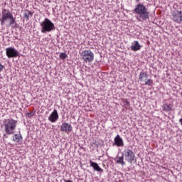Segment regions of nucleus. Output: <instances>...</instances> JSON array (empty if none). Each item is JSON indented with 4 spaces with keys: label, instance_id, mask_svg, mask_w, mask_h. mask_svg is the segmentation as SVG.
I'll return each instance as SVG.
<instances>
[{
    "label": "nucleus",
    "instance_id": "nucleus-3",
    "mask_svg": "<svg viewBox=\"0 0 182 182\" xmlns=\"http://www.w3.org/2000/svg\"><path fill=\"white\" fill-rule=\"evenodd\" d=\"M4 130L6 134H14L15 130L16 129V124H18V121L14 119H4Z\"/></svg>",
    "mask_w": 182,
    "mask_h": 182
},
{
    "label": "nucleus",
    "instance_id": "nucleus-18",
    "mask_svg": "<svg viewBox=\"0 0 182 182\" xmlns=\"http://www.w3.org/2000/svg\"><path fill=\"white\" fill-rule=\"evenodd\" d=\"M117 163L118 164H121L122 166H124L126 163H124V157L119 156L117 159Z\"/></svg>",
    "mask_w": 182,
    "mask_h": 182
},
{
    "label": "nucleus",
    "instance_id": "nucleus-2",
    "mask_svg": "<svg viewBox=\"0 0 182 182\" xmlns=\"http://www.w3.org/2000/svg\"><path fill=\"white\" fill-rule=\"evenodd\" d=\"M9 21V24H6V22ZM1 25H6L7 28H9L11 25L15 23V18L14 17V14L9 9H2L1 11V17L0 18Z\"/></svg>",
    "mask_w": 182,
    "mask_h": 182
},
{
    "label": "nucleus",
    "instance_id": "nucleus-14",
    "mask_svg": "<svg viewBox=\"0 0 182 182\" xmlns=\"http://www.w3.org/2000/svg\"><path fill=\"white\" fill-rule=\"evenodd\" d=\"M141 48V46H140V43H139V41H135L132 43L131 46V50H132L134 52H137V50H140Z\"/></svg>",
    "mask_w": 182,
    "mask_h": 182
},
{
    "label": "nucleus",
    "instance_id": "nucleus-7",
    "mask_svg": "<svg viewBox=\"0 0 182 182\" xmlns=\"http://www.w3.org/2000/svg\"><path fill=\"white\" fill-rule=\"evenodd\" d=\"M171 19L176 23L182 22V11L181 10H173L171 12Z\"/></svg>",
    "mask_w": 182,
    "mask_h": 182
},
{
    "label": "nucleus",
    "instance_id": "nucleus-11",
    "mask_svg": "<svg viewBox=\"0 0 182 182\" xmlns=\"http://www.w3.org/2000/svg\"><path fill=\"white\" fill-rule=\"evenodd\" d=\"M114 141L117 147H123V146H124V143L123 142L122 137H120V135H117L114 137Z\"/></svg>",
    "mask_w": 182,
    "mask_h": 182
},
{
    "label": "nucleus",
    "instance_id": "nucleus-20",
    "mask_svg": "<svg viewBox=\"0 0 182 182\" xmlns=\"http://www.w3.org/2000/svg\"><path fill=\"white\" fill-rule=\"evenodd\" d=\"M60 59H66V58H68V55H66V53H62L60 55Z\"/></svg>",
    "mask_w": 182,
    "mask_h": 182
},
{
    "label": "nucleus",
    "instance_id": "nucleus-8",
    "mask_svg": "<svg viewBox=\"0 0 182 182\" xmlns=\"http://www.w3.org/2000/svg\"><path fill=\"white\" fill-rule=\"evenodd\" d=\"M6 55L7 58H18L19 56V51H18L15 48L9 47L6 48Z\"/></svg>",
    "mask_w": 182,
    "mask_h": 182
},
{
    "label": "nucleus",
    "instance_id": "nucleus-15",
    "mask_svg": "<svg viewBox=\"0 0 182 182\" xmlns=\"http://www.w3.org/2000/svg\"><path fill=\"white\" fill-rule=\"evenodd\" d=\"M148 78L149 74L147 73V72L142 71L140 73L139 76L140 82H144V81L147 80Z\"/></svg>",
    "mask_w": 182,
    "mask_h": 182
},
{
    "label": "nucleus",
    "instance_id": "nucleus-16",
    "mask_svg": "<svg viewBox=\"0 0 182 182\" xmlns=\"http://www.w3.org/2000/svg\"><path fill=\"white\" fill-rule=\"evenodd\" d=\"M90 164L91 167H92L94 168V170H95V171H99L101 173H103V169H102V168H100V166H99V164H97V163L90 161Z\"/></svg>",
    "mask_w": 182,
    "mask_h": 182
},
{
    "label": "nucleus",
    "instance_id": "nucleus-10",
    "mask_svg": "<svg viewBox=\"0 0 182 182\" xmlns=\"http://www.w3.org/2000/svg\"><path fill=\"white\" fill-rule=\"evenodd\" d=\"M59 119V114H58V110L54 109L53 112L50 114L48 117V120L51 122V123H55V122H58Z\"/></svg>",
    "mask_w": 182,
    "mask_h": 182
},
{
    "label": "nucleus",
    "instance_id": "nucleus-21",
    "mask_svg": "<svg viewBox=\"0 0 182 182\" xmlns=\"http://www.w3.org/2000/svg\"><path fill=\"white\" fill-rule=\"evenodd\" d=\"M123 102L124 103V106H129L130 105V101L127 100V99L124 100Z\"/></svg>",
    "mask_w": 182,
    "mask_h": 182
},
{
    "label": "nucleus",
    "instance_id": "nucleus-5",
    "mask_svg": "<svg viewBox=\"0 0 182 182\" xmlns=\"http://www.w3.org/2000/svg\"><path fill=\"white\" fill-rule=\"evenodd\" d=\"M80 56L84 62L90 63L95 60V53L90 50H85L80 53Z\"/></svg>",
    "mask_w": 182,
    "mask_h": 182
},
{
    "label": "nucleus",
    "instance_id": "nucleus-23",
    "mask_svg": "<svg viewBox=\"0 0 182 182\" xmlns=\"http://www.w3.org/2000/svg\"><path fill=\"white\" fill-rule=\"evenodd\" d=\"M4 69V65H2L1 63H0V72H2V70Z\"/></svg>",
    "mask_w": 182,
    "mask_h": 182
},
{
    "label": "nucleus",
    "instance_id": "nucleus-22",
    "mask_svg": "<svg viewBox=\"0 0 182 182\" xmlns=\"http://www.w3.org/2000/svg\"><path fill=\"white\" fill-rule=\"evenodd\" d=\"M27 117H32L33 116V114L32 112H28L26 114Z\"/></svg>",
    "mask_w": 182,
    "mask_h": 182
},
{
    "label": "nucleus",
    "instance_id": "nucleus-6",
    "mask_svg": "<svg viewBox=\"0 0 182 182\" xmlns=\"http://www.w3.org/2000/svg\"><path fill=\"white\" fill-rule=\"evenodd\" d=\"M122 155L124 156L125 160L128 163H130V164H132V163H133L136 159V154H134V152L130 149H124Z\"/></svg>",
    "mask_w": 182,
    "mask_h": 182
},
{
    "label": "nucleus",
    "instance_id": "nucleus-9",
    "mask_svg": "<svg viewBox=\"0 0 182 182\" xmlns=\"http://www.w3.org/2000/svg\"><path fill=\"white\" fill-rule=\"evenodd\" d=\"M72 130V125L70 124H68V122L63 123L60 127V131L65 132V133H67L68 134H69Z\"/></svg>",
    "mask_w": 182,
    "mask_h": 182
},
{
    "label": "nucleus",
    "instance_id": "nucleus-12",
    "mask_svg": "<svg viewBox=\"0 0 182 182\" xmlns=\"http://www.w3.org/2000/svg\"><path fill=\"white\" fill-rule=\"evenodd\" d=\"M173 107H174L173 104L164 103L162 105L164 112H173Z\"/></svg>",
    "mask_w": 182,
    "mask_h": 182
},
{
    "label": "nucleus",
    "instance_id": "nucleus-19",
    "mask_svg": "<svg viewBox=\"0 0 182 182\" xmlns=\"http://www.w3.org/2000/svg\"><path fill=\"white\" fill-rule=\"evenodd\" d=\"M145 85H146V86H151V85H153V80L151 79H148L144 81Z\"/></svg>",
    "mask_w": 182,
    "mask_h": 182
},
{
    "label": "nucleus",
    "instance_id": "nucleus-4",
    "mask_svg": "<svg viewBox=\"0 0 182 182\" xmlns=\"http://www.w3.org/2000/svg\"><path fill=\"white\" fill-rule=\"evenodd\" d=\"M41 26L42 33H46V32H52V31H55V24L48 18H46L41 23Z\"/></svg>",
    "mask_w": 182,
    "mask_h": 182
},
{
    "label": "nucleus",
    "instance_id": "nucleus-13",
    "mask_svg": "<svg viewBox=\"0 0 182 182\" xmlns=\"http://www.w3.org/2000/svg\"><path fill=\"white\" fill-rule=\"evenodd\" d=\"M23 140V137L21 134H16L13 136V141H14V143H22Z\"/></svg>",
    "mask_w": 182,
    "mask_h": 182
},
{
    "label": "nucleus",
    "instance_id": "nucleus-1",
    "mask_svg": "<svg viewBox=\"0 0 182 182\" xmlns=\"http://www.w3.org/2000/svg\"><path fill=\"white\" fill-rule=\"evenodd\" d=\"M134 12L136 15V19L139 22H144V21L150 19V12H149L146 6L142 4H137L134 9Z\"/></svg>",
    "mask_w": 182,
    "mask_h": 182
},
{
    "label": "nucleus",
    "instance_id": "nucleus-24",
    "mask_svg": "<svg viewBox=\"0 0 182 182\" xmlns=\"http://www.w3.org/2000/svg\"><path fill=\"white\" fill-rule=\"evenodd\" d=\"M136 2H140V0H136Z\"/></svg>",
    "mask_w": 182,
    "mask_h": 182
},
{
    "label": "nucleus",
    "instance_id": "nucleus-17",
    "mask_svg": "<svg viewBox=\"0 0 182 182\" xmlns=\"http://www.w3.org/2000/svg\"><path fill=\"white\" fill-rule=\"evenodd\" d=\"M32 15H33L32 11L29 10H26L23 14V18L24 19H26V21H29V16H32Z\"/></svg>",
    "mask_w": 182,
    "mask_h": 182
}]
</instances>
